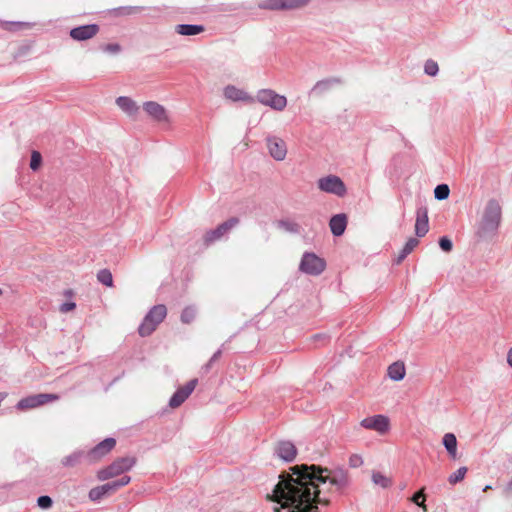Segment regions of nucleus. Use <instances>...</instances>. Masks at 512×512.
<instances>
[{
    "instance_id": "nucleus-23",
    "label": "nucleus",
    "mask_w": 512,
    "mask_h": 512,
    "mask_svg": "<svg viewBox=\"0 0 512 512\" xmlns=\"http://www.w3.org/2000/svg\"><path fill=\"white\" fill-rule=\"evenodd\" d=\"M443 445L446 448L448 454L456 459L457 457V439L453 433H446L443 436Z\"/></svg>"
},
{
    "instance_id": "nucleus-13",
    "label": "nucleus",
    "mask_w": 512,
    "mask_h": 512,
    "mask_svg": "<svg viewBox=\"0 0 512 512\" xmlns=\"http://www.w3.org/2000/svg\"><path fill=\"white\" fill-rule=\"evenodd\" d=\"M223 95L226 99L233 102H243L246 104L255 103V98L252 95L235 85H227L224 87Z\"/></svg>"
},
{
    "instance_id": "nucleus-17",
    "label": "nucleus",
    "mask_w": 512,
    "mask_h": 512,
    "mask_svg": "<svg viewBox=\"0 0 512 512\" xmlns=\"http://www.w3.org/2000/svg\"><path fill=\"white\" fill-rule=\"evenodd\" d=\"M275 454L286 462H291L295 459L297 450L294 444L290 441H281L275 447Z\"/></svg>"
},
{
    "instance_id": "nucleus-11",
    "label": "nucleus",
    "mask_w": 512,
    "mask_h": 512,
    "mask_svg": "<svg viewBox=\"0 0 512 512\" xmlns=\"http://www.w3.org/2000/svg\"><path fill=\"white\" fill-rule=\"evenodd\" d=\"M360 425L365 429L374 430L380 434H385L390 428L389 419L384 415H375L364 418L360 422Z\"/></svg>"
},
{
    "instance_id": "nucleus-43",
    "label": "nucleus",
    "mask_w": 512,
    "mask_h": 512,
    "mask_svg": "<svg viewBox=\"0 0 512 512\" xmlns=\"http://www.w3.org/2000/svg\"><path fill=\"white\" fill-rule=\"evenodd\" d=\"M418 244L419 241L416 238L411 237L407 240L403 249L405 250V252H408L410 254Z\"/></svg>"
},
{
    "instance_id": "nucleus-33",
    "label": "nucleus",
    "mask_w": 512,
    "mask_h": 512,
    "mask_svg": "<svg viewBox=\"0 0 512 512\" xmlns=\"http://www.w3.org/2000/svg\"><path fill=\"white\" fill-rule=\"evenodd\" d=\"M467 473L466 467H460L453 474H451L448 478V481L451 485H455L456 483L462 481Z\"/></svg>"
},
{
    "instance_id": "nucleus-24",
    "label": "nucleus",
    "mask_w": 512,
    "mask_h": 512,
    "mask_svg": "<svg viewBox=\"0 0 512 512\" xmlns=\"http://www.w3.org/2000/svg\"><path fill=\"white\" fill-rule=\"evenodd\" d=\"M0 26L9 32H17L24 29H30L32 24L22 21H0Z\"/></svg>"
},
{
    "instance_id": "nucleus-9",
    "label": "nucleus",
    "mask_w": 512,
    "mask_h": 512,
    "mask_svg": "<svg viewBox=\"0 0 512 512\" xmlns=\"http://www.w3.org/2000/svg\"><path fill=\"white\" fill-rule=\"evenodd\" d=\"M115 445L116 441L114 438H106L86 453V459L89 463H95L107 455Z\"/></svg>"
},
{
    "instance_id": "nucleus-41",
    "label": "nucleus",
    "mask_w": 512,
    "mask_h": 512,
    "mask_svg": "<svg viewBox=\"0 0 512 512\" xmlns=\"http://www.w3.org/2000/svg\"><path fill=\"white\" fill-rule=\"evenodd\" d=\"M424 493H423V489L419 492H417L413 498H412V501L417 504L418 506L422 507L425 511L427 510L426 509V505L424 503Z\"/></svg>"
},
{
    "instance_id": "nucleus-52",
    "label": "nucleus",
    "mask_w": 512,
    "mask_h": 512,
    "mask_svg": "<svg viewBox=\"0 0 512 512\" xmlns=\"http://www.w3.org/2000/svg\"><path fill=\"white\" fill-rule=\"evenodd\" d=\"M2 294V289H0V295Z\"/></svg>"
},
{
    "instance_id": "nucleus-21",
    "label": "nucleus",
    "mask_w": 512,
    "mask_h": 512,
    "mask_svg": "<svg viewBox=\"0 0 512 512\" xmlns=\"http://www.w3.org/2000/svg\"><path fill=\"white\" fill-rule=\"evenodd\" d=\"M175 31L183 36H193L203 32L204 27L195 24H179L175 27Z\"/></svg>"
},
{
    "instance_id": "nucleus-32",
    "label": "nucleus",
    "mask_w": 512,
    "mask_h": 512,
    "mask_svg": "<svg viewBox=\"0 0 512 512\" xmlns=\"http://www.w3.org/2000/svg\"><path fill=\"white\" fill-rule=\"evenodd\" d=\"M424 72L429 76H436L439 72V66L437 62L432 59L426 60L424 64Z\"/></svg>"
},
{
    "instance_id": "nucleus-27",
    "label": "nucleus",
    "mask_w": 512,
    "mask_h": 512,
    "mask_svg": "<svg viewBox=\"0 0 512 512\" xmlns=\"http://www.w3.org/2000/svg\"><path fill=\"white\" fill-rule=\"evenodd\" d=\"M86 457V454L83 451H75L72 454L64 457L61 460V463L65 467H74L79 464L83 457Z\"/></svg>"
},
{
    "instance_id": "nucleus-31",
    "label": "nucleus",
    "mask_w": 512,
    "mask_h": 512,
    "mask_svg": "<svg viewBox=\"0 0 512 512\" xmlns=\"http://www.w3.org/2000/svg\"><path fill=\"white\" fill-rule=\"evenodd\" d=\"M449 193H450V190H449L448 185H446V184L437 185L436 188L434 189V197L437 200L447 199L449 197Z\"/></svg>"
},
{
    "instance_id": "nucleus-4",
    "label": "nucleus",
    "mask_w": 512,
    "mask_h": 512,
    "mask_svg": "<svg viewBox=\"0 0 512 512\" xmlns=\"http://www.w3.org/2000/svg\"><path fill=\"white\" fill-rule=\"evenodd\" d=\"M167 315V309L164 305L154 306L145 316L142 324L139 326V334L142 337L149 336L156 327L164 320Z\"/></svg>"
},
{
    "instance_id": "nucleus-28",
    "label": "nucleus",
    "mask_w": 512,
    "mask_h": 512,
    "mask_svg": "<svg viewBox=\"0 0 512 512\" xmlns=\"http://www.w3.org/2000/svg\"><path fill=\"white\" fill-rule=\"evenodd\" d=\"M336 82H338L336 79H326L318 81L311 89V93L322 94L323 92L327 91L332 86L333 83Z\"/></svg>"
},
{
    "instance_id": "nucleus-50",
    "label": "nucleus",
    "mask_w": 512,
    "mask_h": 512,
    "mask_svg": "<svg viewBox=\"0 0 512 512\" xmlns=\"http://www.w3.org/2000/svg\"><path fill=\"white\" fill-rule=\"evenodd\" d=\"M508 491H512V481L508 483L507 488Z\"/></svg>"
},
{
    "instance_id": "nucleus-46",
    "label": "nucleus",
    "mask_w": 512,
    "mask_h": 512,
    "mask_svg": "<svg viewBox=\"0 0 512 512\" xmlns=\"http://www.w3.org/2000/svg\"><path fill=\"white\" fill-rule=\"evenodd\" d=\"M221 354H222V351H221V350L216 351V352L213 354V356L211 357V359L209 360V362H208V363L203 367V369L207 372V371L209 370V368H210L211 364H212L213 362H215L216 360H218V359L220 358Z\"/></svg>"
},
{
    "instance_id": "nucleus-18",
    "label": "nucleus",
    "mask_w": 512,
    "mask_h": 512,
    "mask_svg": "<svg viewBox=\"0 0 512 512\" xmlns=\"http://www.w3.org/2000/svg\"><path fill=\"white\" fill-rule=\"evenodd\" d=\"M428 230V210L426 207H420L417 209L416 212L415 234L418 237H423L427 234Z\"/></svg>"
},
{
    "instance_id": "nucleus-25",
    "label": "nucleus",
    "mask_w": 512,
    "mask_h": 512,
    "mask_svg": "<svg viewBox=\"0 0 512 512\" xmlns=\"http://www.w3.org/2000/svg\"><path fill=\"white\" fill-rule=\"evenodd\" d=\"M388 375L394 381H400L405 376V366L401 362H395L388 367Z\"/></svg>"
},
{
    "instance_id": "nucleus-5",
    "label": "nucleus",
    "mask_w": 512,
    "mask_h": 512,
    "mask_svg": "<svg viewBox=\"0 0 512 512\" xmlns=\"http://www.w3.org/2000/svg\"><path fill=\"white\" fill-rule=\"evenodd\" d=\"M254 98L255 102L257 101L275 111H283L287 106V98L272 89H261Z\"/></svg>"
},
{
    "instance_id": "nucleus-3",
    "label": "nucleus",
    "mask_w": 512,
    "mask_h": 512,
    "mask_svg": "<svg viewBox=\"0 0 512 512\" xmlns=\"http://www.w3.org/2000/svg\"><path fill=\"white\" fill-rule=\"evenodd\" d=\"M136 463L133 457H122L116 459L109 466L97 472V478L100 481H105L113 477L119 476L126 471H129Z\"/></svg>"
},
{
    "instance_id": "nucleus-30",
    "label": "nucleus",
    "mask_w": 512,
    "mask_h": 512,
    "mask_svg": "<svg viewBox=\"0 0 512 512\" xmlns=\"http://www.w3.org/2000/svg\"><path fill=\"white\" fill-rule=\"evenodd\" d=\"M279 227L289 233L297 234L300 232V225L294 221L282 220L279 222Z\"/></svg>"
},
{
    "instance_id": "nucleus-22",
    "label": "nucleus",
    "mask_w": 512,
    "mask_h": 512,
    "mask_svg": "<svg viewBox=\"0 0 512 512\" xmlns=\"http://www.w3.org/2000/svg\"><path fill=\"white\" fill-rule=\"evenodd\" d=\"M130 481H131V477L125 475L116 481L108 482L106 484H103L102 486L104 488V492L106 493V495H110V494L116 492L121 487L126 486Z\"/></svg>"
},
{
    "instance_id": "nucleus-26",
    "label": "nucleus",
    "mask_w": 512,
    "mask_h": 512,
    "mask_svg": "<svg viewBox=\"0 0 512 512\" xmlns=\"http://www.w3.org/2000/svg\"><path fill=\"white\" fill-rule=\"evenodd\" d=\"M371 480L374 485L386 489L392 485V479L379 471H373Z\"/></svg>"
},
{
    "instance_id": "nucleus-16",
    "label": "nucleus",
    "mask_w": 512,
    "mask_h": 512,
    "mask_svg": "<svg viewBox=\"0 0 512 512\" xmlns=\"http://www.w3.org/2000/svg\"><path fill=\"white\" fill-rule=\"evenodd\" d=\"M99 32L97 24H88L70 30V37L76 41H85L93 38Z\"/></svg>"
},
{
    "instance_id": "nucleus-7",
    "label": "nucleus",
    "mask_w": 512,
    "mask_h": 512,
    "mask_svg": "<svg viewBox=\"0 0 512 512\" xmlns=\"http://www.w3.org/2000/svg\"><path fill=\"white\" fill-rule=\"evenodd\" d=\"M318 188L326 193L342 197L346 194L344 182L336 175H328L317 181Z\"/></svg>"
},
{
    "instance_id": "nucleus-6",
    "label": "nucleus",
    "mask_w": 512,
    "mask_h": 512,
    "mask_svg": "<svg viewBox=\"0 0 512 512\" xmlns=\"http://www.w3.org/2000/svg\"><path fill=\"white\" fill-rule=\"evenodd\" d=\"M325 267V260L312 252H305L299 264V270L308 275H320Z\"/></svg>"
},
{
    "instance_id": "nucleus-37",
    "label": "nucleus",
    "mask_w": 512,
    "mask_h": 512,
    "mask_svg": "<svg viewBox=\"0 0 512 512\" xmlns=\"http://www.w3.org/2000/svg\"><path fill=\"white\" fill-rule=\"evenodd\" d=\"M41 162H42L41 154L37 151H33L31 154L30 168L33 171H36L40 167Z\"/></svg>"
},
{
    "instance_id": "nucleus-45",
    "label": "nucleus",
    "mask_w": 512,
    "mask_h": 512,
    "mask_svg": "<svg viewBox=\"0 0 512 512\" xmlns=\"http://www.w3.org/2000/svg\"><path fill=\"white\" fill-rule=\"evenodd\" d=\"M121 11H122V15H130V14H135V13H138L141 11V8L140 7H137V6H129V7H123L121 8Z\"/></svg>"
},
{
    "instance_id": "nucleus-15",
    "label": "nucleus",
    "mask_w": 512,
    "mask_h": 512,
    "mask_svg": "<svg viewBox=\"0 0 512 512\" xmlns=\"http://www.w3.org/2000/svg\"><path fill=\"white\" fill-rule=\"evenodd\" d=\"M197 382V379H192L184 387L179 388L170 398L169 406L171 408L179 407L193 392Z\"/></svg>"
},
{
    "instance_id": "nucleus-10",
    "label": "nucleus",
    "mask_w": 512,
    "mask_h": 512,
    "mask_svg": "<svg viewBox=\"0 0 512 512\" xmlns=\"http://www.w3.org/2000/svg\"><path fill=\"white\" fill-rule=\"evenodd\" d=\"M266 144L270 156L276 161H283L287 155V146L283 139L277 136H268Z\"/></svg>"
},
{
    "instance_id": "nucleus-2",
    "label": "nucleus",
    "mask_w": 512,
    "mask_h": 512,
    "mask_svg": "<svg viewBox=\"0 0 512 512\" xmlns=\"http://www.w3.org/2000/svg\"><path fill=\"white\" fill-rule=\"evenodd\" d=\"M502 221V206L495 199H489L481 212L479 222L477 224V235L486 238L496 234Z\"/></svg>"
},
{
    "instance_id": "nucleus-40",
    "label": "nucleus",
    "mask_w": 512,
    "mask_h": 512,
    "mask_svg": "<svg viewBox=\"0 0 512 512\" xmlns=\"http://www.w3.org/2000/svg\"><path fill=\"white\" fill-rule=\"evenodd\" d=\"M363 464V458L358 454H352L349 457V466L352 468H358Z\"/></svg>"
},
{
    "instance_id": "nucleus-1",
    "label": "nucleus",
    "mask_w": 512,
    "mask_h": 512,
    "mask_svg": "<svg viewBox=\"0 0 512 512\" xmlns=\"http://www.w3.org/2000/svg\"><path fill=\"white\" fill-rule=\"evenodd\" d=\"M351 484L347 470L323 469L316 465H296L279 475L273 489V499L281 506L274 508L280 512H319L318 505H329L330 496L342 494Z\"/></svg>"
},
{
    "instance_id": "nucleus-39",
    "label": "nucleus",
    "mask_w": 512,
    "mask_h": 512,
    "mask_svg": "<svg viewBox=\"0 0 512 512\" xmlns=\"http://www.w3.org/2000/svg\"><path fill=\"white\" fill-rule=\"evenodd\" d=\"M37 504L42 509H49L52 506L53 501L49 496L45 495V496H40L37 499Z\"/></svg>"
},
{
    "instance_id": "nucleus-29",
    "label": "nucleus",
    "mask_w": 512,
    "mask_h": 512,
    "mask_svg": "<svg viewBox=\"0 0 512 512\" xmlns=\"http://www.w3.org/2000/svg\"><path fill=\"white\" fill-rule=\"evenodd\" d=\"M97 279L100 283H102L103 285L107 286V287H112L113 286V277H112V274L109 270L107 269H102L98 272L97 274Z\"/></svg>"
},
{
    "instance_id": "nucleus-51",
    "label": "nucleus",
    "mask_w": 512,
    "mask_h": 512,
    "mask_svg": "<svg viewBox=\"0 0 512 512\" xmlns=\"http://www.w3.org/2000/svg\"><path fill=\"white\" fill-rule=\"evenodd\" d=\"M491 488V486L487 485L485 488H484V491H487Z\"/></svg>"
},
{
    "instance_id": "nucleus-14",
    "label": "nucleus",
    "mask_w": 512,
    "mask_h": 512,
    "mask_svg": "<svg viewBox=\"0 0 512 512\" xmlns=\"http://www.w3.org/2000/svg\"><path fill=\"white\" fill-rule=\"evenodd\" d=\"M239 220L235 217L228 219L227 221L220 224L217 228L207 231L204 235V242L210 244L216 240H219L228 231L238 224Z\"/></svg>"
},
{
    "instance_id": "nucleus-48",
    "label": "nucleus",
    "mask_w": 512,
    "mask_h": 512,
    "mask_svg": "<svg viewBox=\"0 0 512 512\" xmlns=\"http://www.w3.org/2000/svg\"><path fill=\"white\" fill-rule=\"evenodd\" d=\"M408 254H409L408 252H405V250L402 249L400 254L397 257V263H400L401 261H403L407 257Z\"/></svg>"
},
{
    "instance_id": "nucleus-19",
    "label": "nucleus",
    "mask_w": 512,
    "mask_h": 512,
    "mask_svg": "<svg viewBox=\"0 0 512 512\" xmlns=\"http://www.w3.org/2000/svg\"><path fill=\"white\" fill-rule=\"evenodd\" d=\"M116 105L129 117L136 118L139 112L137 103L126 96H120L116 99Z\"/></svg>"
},
{
    "instance_id": "nucleus-38",
    "label": "nucleus",
    "mask_w": 512,
    "mask_h": 512,
    "mask_svg": "<svg viewBox=\"0 0 512 512\" xmlns=\"http://www.w3.org/2000/svg\"><path fill=\"white\" fill-rule=\"evenodd\" d=\"M102 50L109 54H118L121 51V46L118 43H110L103 45Z\"/></svg>"
},
{
    "instance_id": "nucleus-8",
    "label": "nucleus",
    "mask_w": 512,
    "mask_h": 512,
    "mask_svg": "<svg viewBox=\"0 0 512 512\" xmlns=\"http://www.w3.org/2000/svg\"><path fill=\"white\" fill-rule=\"evenodd\" d=\"M58 399H59V396L56 394L41 393V394L31 395V396L21 399L17 403L16 408L19 410L33 409V408L39 407L41 405H44L48 402L56 401Z\"/></svg>"
},
{
    "instance_id": "nucleus-42",
    "label": "nucleus",
    "mask_w": 512,
    "mask_h": 512,
    "mask_svg": "<svg viewBox=\"0 0 512 512\" xmlns=\"http://www.w3.org/2000/svg\"><path fill=\"white\" fill-rule=\"evenodd\" d=\"M439 246L443 251L450 252L452 250L453 244L449 238L442 237L439 240Z\"/></svg>"
},
{
    "instance_id": "nucleus-36",
    "label": "nucleus",
    "mask_w": 512,
    "mask_h": 512,
    "mask_svg": "<svg viewBox=\"0 0 512 512\" xmlns=\"http://www.w3.org/2000/svg\"><path fill=\"white\" fill-rule=\"evenodd\" d=\"M195 315H196V311L194 308L192 307H187L185 308L183 311H182V314H181V321L183 323H190L194 318H195Z\"/></svg>"
},
{
    "instance_id": "nucleus-44",
    "label": "nucleus",
    "mask_w": 512,
    "mask_h": 512,
    "mask_svg": "<svg viewBox=\"0 0 512 512\" xmlns=\"http://www.w3.org/2000/svg\"><path fill=\"white\" fill-rule=\"evenodd\" d=\"M283 1L284 0H272L269 8L272 10H286Z\"/></svg>"
},
{
    "instance_id": "nucleus-34",
    "label": "nucleus",
    "mask_w": 512,
    "mask_h": 512,
    "mask_svg": "<svg viewBox=\"0 0 512 512\" xmlns=\"http://www.w3.org/2000/svg\"><path fill=\"white\" fill-rule=\"evenodd\" d=\"M104 496H107L106 493L104 492V488L103 486H97V487H94L92 488L90 491H89V494H88V497L91 501L93 502H96V501H99L100 499H102Z\"/></svg>"
},
{
    "instance_id": "nucleus-20",
    "label": "nucleus",
    "mask_w": 512,
    "mask_h": 512,
    "mask_svg": "<svg viewBox=\"0 0 512 512\" xmlns=\"http://www.w3.org/2000/svg\"><path fill=\"white\" fill-rule=\"evenodd\" d=\"M329 226L334 236H341L344 233L347 226L346 216L344 214L334 215L330 219Z\"/></svg>"
},
{
    "instance_id": "nucleus-47",
    "label": "nucleus",
    "mask_w": 512,
    "mask_h": 512,
    "mask_svg": "<svg viewBox=\"0 0 512 512\" xmlns=\"http://www.w3.org/2000/svg\"><path fill=\"white\" fill-rule=\"evenodd\" d=\"M76 304L74 302H65L61 305L60 311L63 313H67L75 309Z\"/></svg>"
},
{
    "instance_id": "nucleus-12",
    "label": "nucleus",
    "mask_w": 512,
    "mask_h": 512,
    "mask_svg": "<svg viewBox=\"0 0 512 512\" xmlns=\"http://www.w3.org/2000/svg\"><path fill=\"white\" fill-rule=\"evenodd\" d=\"M143 110L154 121L168 123L169 115L165 107L155 101H147L143 104Z\"/></svg>"
},
{
    "instance_id": "nucleus-35",
    "label": "nucleus",
    "mask_w": 512,
    "mask_h": 512,
    "mask_svg": "<svg viewBox=\"0 0 512 512\" xmlns=\"http://www.w3.org/2000/svg\"><path fill=\"white\" fill-rule=\"evenodd\" d=\"M286 10L298 9L306 6L310 0H284Z\"/></svg>"
},
{
    "instance_id": "nucleus-49",
    "label": "nucleus",
    "mask_w": 512,
    "mask_h": 512,
    "mask_svg": "<svg viewBox=\"0 0 512 512\" xmlns=\"http://www.w3.org/2000/svg\"><path fill=\"white\" fill-rule=\"evenodd\" d=\"M507 362L512 367V347L509 349L507 354Z\"/></svg>"
}]
</instances>
